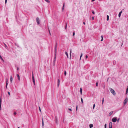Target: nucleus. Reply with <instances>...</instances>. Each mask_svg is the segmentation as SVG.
<instances>
[{
	"label": "nucleus",
	"instance_id": "obj_1",
	"mask_svg": "<svg viewBox=\"0 0 128 128\" xmlns=\"http://www.w3.org/2000/svg\"><path fill=\"white\" fill-rule=\"evenodd\" d=\"M110 90L112 94L114 96H115L116 94V92L114 91V90L112 88H110Z\"/></svg>",
	"mask_w": 128,
	"mask_h": 128
},
{
	"label": "nucleus",
	"instance_id": "obj_2",
	"mask_svg": "<svg viewBox=\"0 0 128 128\" xmlns=\"http://www.w3.org/2000/svg\"><path fill=\"white\" fill-rule=\"evenodd\" d=\"M117 117H115L113 118L112 120V121L113 122H116L117 121Z\"/></svg>",
	"mask_w": 128,
	"mask_h": 128
},
{
	"label": "nucleus",
	"instance_id": "obj_3",
	"mask_svg": "<svg viewBox=\"0 0 128 128\" xmlns=\"http://www.w3.org/2000/svg\"><path fill=\"white\" fill-rule=\"evenodd\" d=\"M36 21L38 24H40V20L38 17H37L36 19Z\"/></svg>",
	"mask_w": 128,
	"mask_h": 128
},
{
	"label": "nucleus",
	"instance_id": "obj_4",
	"mask_svg": "<svg viewBox=\"0 0 128 128\" xmlns=\"http://www.w3.org/2000/svg\"><path fill=\"white\" fill-rule=\"evenodd\" d=\"M32 80L33 82V84L34 85H35V80L34 78V76H33V77H32Z\"/></svg>",
	"mask_w": 128,
	"mask_h": 128
},
{
	"label": "nucleus",
	"instance_id": "obj_5",
	"mask_svg": "<svg viewBox=\"0 0 128 128\" xmlns=\"http://www.w3.org/2000/svg\"><path fill=\"white\" fill-rule=\"evenodd\" d=\"M57 48H56L55 47V48H54V54L55 55H56V54Z\"/></svg>",
	"mask_w": 128,
	"mask_h": 128
},
{
	"label": "nucleus",
	"instance_id": "obj_6",
	"mask_svg": "<svg viewBox=\"0 0 128 128\" xmlns=\"http://www.w3.org/2000/svg\"><path fill=\"white\" fill-rule=\"evenodd\" d=\"M60 84V80L59 79H58V84H57V86H58V87L59 86Z\"/></svg>",
	"mask_w": 128,
	"mask_h": 128
},
{
	"label": "nucleus",
	"instance_id": "obj_7",
	"mask_svg": "<svg viewBox=\"0 0 128 128\" xmlns=\"http://www.w3.org/2000/svg\"><path fill=\"white\" fill-rule=\"evenodd\" d=\"M2 102L1 97H0V108H1V102Z\"/></svg>",
	"mask_w": 128,
	"mask_h": 128
},
{
	"label": "nucleus",
	"instance_id": "obj_8",
	"mask_svg": "<svg viewBox=\"0 0 128 128\" xmlns=\"http://www.w3.org/2000/svg\"><path fill=\"white\" fill-rule=\"evenodd\" d=\"M113 113V111H111V112H110L108 114L109 116H110Z\"/></svg>",
	"mask_w": 128,
	"mask_h": 128
},
{
	"label": "nucleus",
	"instance_id": "obj_9",
	"mask_svg": "<svg viewBox=\"0 0 128 128\" xmlns=\"http://www.w3.org/2000/svg\"><path fill=\"white\" fill-rule=\"evenodd\" d=\"M93 126V125L92 124H90L89 125L90 128H92Z\"/></svg>",
	"mask_w": 128,
	"mask_h": 128
},
{
	"label": "nucleus",
	"instance_id": "obj_10",
	"mask_svg": "<svg viewBox=\"0 0 128 128\" xmlns=\"http://www.w3.org/2000/svg\"><path fill=\"white\" fill-rule=\"evenodd\" d=\"M64 4H63V7H62V12L64 10Z\"/></svg>",
	"mask_w": 128,
	"mask_h": 128
},
{
	"label": "nucleus",
	"instance_id": "obj_11",
	"mask_svg": "<svg viewBox=\"0 0 128 128\" xmlns=\"http://www.w3.org/2000/svg\"><path fill=\"white\" fill-rule=\"evenodd\" d=\"M122 12L121 11L119 13L118 16L119 17H120L121 16V14L122 13Z\"/></svg>",
	"mask_w": 128,
	"mask_h": 128
},
{
	"label": "nucleus",
	"instance_id": "obj_12",
	"mask_svg": "<svg viewBox=\"0 0 128 128\" xmlns=\"http://www.w3.org/2000/svg\"><path fill=\"white\" fill-rule=\"evenodd\" d=\"M17 76L18 80H20V76H19V75L18 74H17Z\"/></svg>",
	"mask_w": 128,
	"mask_h": 128
},
{
	"label": "nucleus",
	"instance_id": "obj_13",
	"mask_svg": "<svg viewBox=\"0 0 128 128\" xmlns=\"http://www.w3.org/2000/svg\"><path fill=\"white\" fill-rule=\"evenodd\" d=\"M4 46L6 48V49H8V48L7 47V46L6 44L4 43Z\"/></svg>",
	"mask_w": 128,
	"mask_h": 128
},
{
	"label": "nucleus",
	"instance_id": "obj_14",
	"mask_svg": "<svg viewBox=\"0 0 128 128\" xmlns=\"http://www.w3.org/2000/svg\"><path fill=\"white\" fill-rule=\"evenodd\" d=\"M12 76H11L10 77V81L11 82H12Z\"/></svg>",
	"mask_w": 128,
	"mask_h": 128
},
{
	"label": "nucleus",
	"instance_id": "obj_15",
	"mask_svg": "<svg viewBox=\"0 0 128 128\" xmlns=\"http://www.w3.org/2000/svg\"><path fill=\"white\" fill-rule=\"evenodd\" d=\"M56 61V60H54L53 62V66H54L55 65V62Z\"/></svg>",
	"mask_w": 128,
	"mask_h": 128
},
{
	"label": "nucleus",
	"instance_id": "obj_16",
	"mask_svg": "<svg viewBox=\"0 0 128 128\" xmlns=\"http://www.w3.org/2000/svg\"><path fill=\"white\" fill-rule=\"evenodd\" d=\"M80 94H82V89L81 88H80Z\"/></svg>",
	"mask_w": 128,
	"mask_h": 128
},
{
	"label": "nucleus",
	"instance_id": "obj_17",
	"mask_svg": "<svg viewBox=\"0 0 128 128\" xmlns=\"http://www.w3.org/2000/svg\"><path fill=\"white\" fill-rule=\"evenodd\" d=\"M71 53H72V50L71 49L70 50V58H71Z\"/></svg>",
	"mask_w": 128,
	"mask_h": 128
},
{
	"label": "nucleus",
	"instance_id": "obj_18",
	"mask_svg": "<svg viewBox=\"0 0 128 128\" xmlns=\"http://www.w3.org/2000/svg\"><path fill=\"white\" fill-rule=\"evenodd\" d=\"M0 59L2 60L3 61V62H4V60H3V59L2 58V56H1L0 55Z\"/></svg>",
	"mask_w": 128,
	"mask_h": 128
},
{
	"label": "nucleus",
	"instance_id": "obj_19",
	"mask_svg": "<svg viewBox=\"0 0 128 128\" xmlns=\"http://www.w3.org/2000/svg\"><path fill=\"white\" fill-rule=\"evenodd\" d=\"M65 54H66V56H67L68 58V53L67 52H65Z\"/></svg>",
	"mask_w": 128,
	"mask_h": 128
},
{
	"label": "nucleus",
	"instance_id": "obj_20",
	"mask_svg": "<svg viewBox=\"0 0 128 128\" xmlns=\"http://www.w3.org/2000/svg\"><path fill=\"white\" fill-rule=\"evenodd\" d=\"M14 44L16 46H17L18 47V48L20 47L19 46L18 44H16V43H15Z\"/></svg>",
	"mask_w": 128,
	"mask_h": 128
},
{
	"label": "nucleus",
	"instance_id": "obj_21",
	"mask_svg": "<svg viewBox=\"0 0 128 128\" xmlns=\"http://www.w3.org/2000/svg\"><path fill=\"white\" fill-rule=\"evenodd\" d=\"M8 83L7 81L6 82V88L7 89V86H8Z\"/></svg>",
	"mask_w": 128,
	"mask_h": 128
},
{
	"label": "nucleus",
	"instance_id": "obj_22",
	"mask_svg": "<svg viewBox=\"0 0 128 128\" xmlns=\"http://www.w3.org/2000/svg\"><path fill=\"white\" fill-rule=\"evenodd\" d=\"M109 16L108 15H107V21L108 20H109Z\"/></svg>",
	"mask_w": 128,
	"mask_h": 128
},
{
	"label": "nucleus",
	"instance_id": "obj_23",
	"mask_svg": "<svg viewBox=\"0 0 128 128\" xmlns=\"http://www.w3.org/2000/svg\"><path fill=\"white\" fill-rule=\"evenodd\" d=\"M42 126H44V122H43V118L42 119Z\"/></svg>",
	"mask_w": 128,
	"mask_h": 128
},
{
	"label": "nucleus",
	"instance_id": "obj_24",
	"mask_svg": "<svg viewBox=\"0 0 128 128\" xmlns=\"http://www.w3.org/2000/svg\"><path fill=\"white\" fill-rule=\"evenodd\" d=\"M101 38H102V39L101 40V41H102L103 40V36L102 35L101 36Z\"/></svg>",
	"mask_w": 128,
	"mask_h": 128
},
{
	"label": "nucleus",
	"instance_id": "obj_25",
	"mask_svg": "<svg viewBox=\"0 0 128 128\" xmlns=\"http://www.w3.org/2000/svg\"><path fill=\"white\" fill-rule=\"evenodd\" d=\"M82 53L80 55V60L81 58L82 57Z\"/></svg>",
	"mask_w": 128,
	"mask_h": 128
},
{
	"label": "nucleus",
	"instance_id": "obj_26",
	"mask_svg": "<svg viewBox=\"0 0 128 128\" xmlns=\"http://www.w3.org/2000/svg\"><path fill=\"white\" fill-rule=\"evenodd\" d=\"M46 2L48 3L50 2L48 0H44Z\"/></svg>",
	"mask_w": 128,
	"mask_h": 128
},
{
	"label": "nucleus",
	"instance_id": "obj_27",
	"mask_svg": "<svg viewBox=\"0 0 128 128\" xmlns=\"http://www.w3.org/2000/svg\"><path fill=\"white\" fill-rule=\"evenodd\" d=\"M66 71H64V75L65 76H66Z\"/></svg>",
	"mask_w": 128,
	"mask_h": 128
},
{
	"label": "nucleus",
	"instance_id": "obj_28",
	"mask_svg": "<svg viewBox=\"0 0 128 128\" xmlns=\"http://www.w3.org/2000/svg\"><path fill=\"white\" fill-rule=\"evenodd\" d=\"M112 122H110L109 123V125L112 126Z\"/></svg>",
	"mask_w": 128,
	"mask_h": 128
},
{
	"label": "nucleus",
	"instance_id": "obj_29",
	"mask_svg": "<svg viewBox=\"0 0 128 128\" xmlns=\"http://www.w3.org/2000/svg\"><path fill=\"white\" fill-rule=\"evenodd\" d=\"M81 102H82V103L83 102V99L82 98H81Z\"/></svg>",
	"mask_w": 128,
	"mask_h": 128
},
{
	"label": "nucleus",
	"instance_id": "obj_30",
	"mask_svg": "<svg viewBox=\"0 0 128 128\" xmlns=\"http://www.w3.org/2000/svg\"><path fill=\"white\" fill-rule=\"evenodd\" d=\"M57 42L56 43V45H55V47L56 48H57Z\"/></svg>",
	"mask_w": 128,
	"mask_h": 128
},
{
	"label": "nucleus",
	"instance_id": "obj_31",
	"mask_svg": "<svg viewBox=\"0 0 128 128\" xmlns=\"http://www.w3.org/2000/svg\"><path fill=\"white\" fill-rule=\"evenodd\" d=\"M104 100V98H102V104H103Z\"/></svg>",
	"mask_w": 128,
	"mask_h": 128
},
{
	"label": "nucleus",
	"instance_id": "obj_32",
	"mask_svg": "<svg viewBox=\"0 0 128 128\" xmlns=\"http://www.w3.org/2000/svg\"><path fill=\"white\" fill-rule=\"evenodd\" d=\"M95 106V104H94L93 107V109H94Z\"/></svg>",
	"mask_w": 128,
	"mask_h": 128
},
{
	"label": "nucleus",
	"instance_id": "obj_33",
	"mask_svg": "<svg viewBox=\"0 0 128 128\" xmlns=\"http://www.w3.org/2000/svg\"><path fill=\"white\" fill-rule=\"evenodd\" d=\"M104 128H106V124H104Z\"/></svg>",
	"mask_w": 128,
	"mask_h": 128
},
{
	"label": "nucleus",
	"instance_id": "obj_34",
	"mask_svg": "<svg viewBox=\"0 0 128 128\" xmlns=\"http://www.w3.org/2000/svg\"><path fill=\"white\" fill-rule=\"evenodd\" d=\"M98 82H96V86H98Z\"/></svg>",
	"mask_w": 128,
	"mask_h": 128
},
{
	"label": "nucleus",
	"instance_id": "obj_35",
	"mask_svg": "<svg viewBox=\"0 0 128 128\" xmlns=\"http://www.w3.org/2000/svg\"><path fill=\"white\" fill-rule=\"evenodd\" d=\"M56 55H55V57L54 58V60H56Z\"/></svg>",
	"mask_w": 128,
	"mask_h": 128
},
{
	"label": "nucleus",
	"instance_id": "obj_36",
	"mask_svg": "<svg viewBox=\"0 0 128 128\" xmlns=\"http://www.w3.org/2000/svg\"><path fill=\"white\" fill-rule=\"evenodd\" d=\"M116 62L114 60L113 62V63L114 64H115Z\"/></svg>",
	"mask_w": 128,
	"mask_h": 128
},
{
	"label": "nucleus",
	"instance_id": "obj_37",
	"mask_svg": "<svg viewBox=\"0 0 128 128\" xmlns=\"http://www.w3.org/2000/svg\"><path fill=\"white\" fill-rule=\"evenodd\" d=\"M66 27H67V24H66V26H65V29H66Z\"/></svg>",
	"mask_w": 128,
	"mask_h": 128
},
{
	"label": "nucleus",
	"instance_id": "obj_38",
	"mask_svg": "<svg viewBox=\"0 0 128 128\" xmlns=\"http://www.w3.org/2000/svg\"><path fill=\"white\" fill-rule=\"evenodd\" d=\"M8 94L9 95V96L10 95V92H8Z\"/></svg>",
	"mask_w": 128,
	"mask_h": 128
},
{
	"label": "nucleus",
	"instance_id": "obj_39",
	"mask_svg": "<svg viewBox=\"0 0 128 128\" xmlns=\"http://www.w3.org/2000/svg\"><path fill=\"white\" fill-rule=\"evenodd\" d=\"M120 120V118H118L117 120V122H119Z\"/></svg>",
	"mask_w": 128,
	"mask_h": 128
},
{
	"label": "nucleus",
	"instance_id": "obj_40",
	"mask_svg": "<svg viewBox=\"0 0 128 128\" xmlns=\"http://www.w3.org/2000/svg\"><path fill=\"white\" fill-rule=\"evenodd\" d=\"M74 35H75V32H74L73 33V36H74Z\"/></svg>",
	"mask_w": 128,
	"mask_h": 128
},
{
	"label": "nucleus",
	"instance_id": "obj_41",
	"mask_svg": "<svg viewBox=\"0 0 128 128\" xmlns=\"http://www.w3.org/2000/svg\"><path fill=\"white\" fill-rule=\"evenodd\" d=\"M16 112H14V115H16Z\"/></svg>",
	"mask_w": 128,
	"mask_h": 128
},
{
	"label": "nucleus",
	"instance_id": "obj_42",
	"mask_svg": "<svg viewBox=\"0 0 128 128\" xmlns=\"http://www.w3.org/2000/svg\"><path fill=\"white\" fill-rule=\"evenodd\" d=\"M7 0H5V4H6V2H7Z\"/></svg>",
	"mask_w": 128,
	"mask_h": 128
},
{
	"label": "nucleus",
	"instance_id": "obj_43",
	"mask_svg": "<svg viewBox=\"0 0 128 128\" xmlns=\"http://www.w3.org/2000/svg\"><path fill=\"white\" fill-rule=\"evenodd\" d=\"M126 90L128 91V86H127V87Z\"/></svg>",
	"mask_w": 128,
	"mask_h": 128
},
{
	"label": "nucleus",
	"instance_id": "obj_44",
	"mask_svg": "<svg viewBox=\"0 0 128 128\" xmlns=\"http://www.w3.org/2000/svg\"><path fill=\"white\" fill-rule=\"evenodd\" d=\"M68 109L70 111H72V109L71 108H68Z\"/></svg>",
	"mask_w": 128,
	"mask_h": 128
},
{
	"label": "nucleus",
	"instance_id": "obj_45",
	"mask_svg": "<svg viewBox=\"0 0 128 128\" xmlns=\"http://www.w3.org/2000/svg\"><path fill=\"white\" fill-rule=\"evenodd\" d=\"M128 91L126 90V94H127L128 93Z\"/></svg>",
	"mask_w": 128,
	"mask_h": 128
},
{
	"label": "nucleus",
	"instance_id": "obj_46",
	"mask_svg": "<svg viewBox=\"0 0 128 128\" xmlns=\"http://www.w3.org/2000/svg\"><path fill=\"white\" fill-rule=\"evenodd\" d=\"M92 13L93 14H95V13L94 11L92 12Z\"/></svg>",
	"mask_w": 128,
	"mask_h": 128
},
{
	"label": "nucleus",
	"instance_id": "obj_47",
	"mask_svg": "<svg viewBox=\"0 0 128 128\" xmlns=\"http://www.w3.org/2000/svg\"><path fill=\"white\" fill-rule=\"evenodd\" d=\"M49 33L50 35H51V34L50 32V30H49Z\"/></svg>",
	"mask_w": 128,
	"mask_h": 128
},
{
	"label": "nucleus",
	"instance_id": "obj_48",
	"mask_svg": "<svg viewBox=\"0 0 128 128\" xmlns=\"http://www.w3.org/2000/svg\"><path fill=\"white\" fill-rule=\"evenodd\" d=\"M88 58V56L87 55H86V58Z\"/></svg>",
	"mask_w": 128,
	"mask_h": 128
},
{
	"label": "nucleus",
	"instance_id": "obj_49",
	"mask_svg": "<svg viewBox=\"0 0 128 128\" xmlns=\"http://www.w3.org/2000/svg\"><path fill=\"white\" fill-rule=\"evenodd\" d=\"M76 110H77V109H78V106H76Z\"/></svg>",
	"mask_w": 128,
	"mask_h": 128
},
{
	"label": "nucleus",
	"instance_id": "obj_50",
	"mask_svg": "<svg viewBox=\"0 0 128 128\" xmlns=\"http://www.w3.org/2000/svg\"><path fill=\"white\" fill-rule=\"evenodd\" d=\"M110 127V128H112V125H111V126L109 125V127Z\"/></svg>",
	"mask_w": 128,
	"mask_h": 128
},
{
	"label": "nucleus",
	"instance_id": "obj_51",
	"mask_svg": "<svg viewBox=\"0 0 128 128\" xmlns=\"http://www.w3.org/2000/svg\"><path fill=\"white\" fill-rule=\"evenodd\" d=\"M92 20H94V17H92Z\"/></svg>",
	"mask_w": 128,
	"mask_h": 128
},
{
	"label": "nucleus",
	"instance_id": "obj_52",
	"mask_svg": "<svg viewBox=\"0 0 128 128\" xmlns=\"http://www.w3.org/2000/svg\"><path fill=\"white\" fill-rule=\"evenodd\" d=\"M39 110H40V112H41V110H40V107H39Z\"/></svg>",
	"mask_w": 128,
	"mask_h": 128
},
{
	"label": "nucleus",
	"instance_id": "obj_53",
	"mask_svg": "<svg viewBox=\"0 0 128 128\" xmlns=\"http://www.w3.org/2000/svg\"><path fill=\"white\" fill-rule=\"evenodd\" d=\"M17 69L18 70H19V68L18 67H17Z\"/></svg>",
	"mask_w": 128,
	"mask_h": 128
},
{
	"label": "nucleus",
	"instance_id": "obj_54",
	"mask_svg": "<svg viewBox=\"0 0 128 128\" xmlns=\"http://www.w3.org/2000/svg\"><path fill=\"white\" fill-rule=\"evenodd\" d=\"M33 76H34V74H33V72H32V77H33Z\"/></svg>",
	"mask_w": 128,
	"mask_h": 128
},
{
	"label": "nucleus",
	"instance_id": "obj_55",
	"mask_svg": "<svg viewBox=\"0 0 128 128\" xmlns=\"http://www.w3.org/2000/svg\"><path fill=\"white\" fill-rule=\"evenodd\" d=\"M83 24L84 25H85L86 24L84 22H83Z\"/></svg>",
	"mask_w": 128,
	"mask_h": 128
},
{
	"label": "nucleus",
	"instance_id": "obj_56",
	"mask_svg": "<svg viewBox=\"0 0 128 128\" xmlns=\"http://www.w3.org/2000/svg\"><path fill=\"white\" fill-rule=\"evenodd\" d=\"M95 0H92V2H93Z\"/></svg>",
	"mask_w": 128,
	"mask_h": 128
},
{
	"label": "nucleus",
	"instance_id": "obj_57",
	"mask_svg": "<svg viewBox=\"0 0 128 128\" xmlns=\"http://www.w3.org/2000/svg\"><path fill=\"white\" fill-rule=\"evenodd\" d=\"M56 123H57V120H56Z\"/></svg>",
	"mask_w": 128,
	"mask_h": 128
},
{
	"label": "nucleus",
	"instance_id": "obj_58",
	"mask_svg": "<svg viewBox=\"0 0 128 128\" xmlns=\"http://www.w3.org/2000/svg\"><path fill=\"white\" fill-rule=\"evenodd\" d=\"M72 54L73 56H74V54Z\"/></svg>",
	"mask_w": 128,
	"mask_h": 128
},
{
	"label": "nucleus",
	"instance_id": "obj_59",
	"mask_svg": "<svg viewBox=\"0 0 128 128\" xmlns=\"http://www.w3.org/2000/svg\"><path fill=\"white\" fill-rule=\"evenodd\" d=\"M109 128H110V127H109Z\"/></svg>",
	"mask_w": 128,
	"mask_h": 128
},
{
	"label": "nucleus",
	"instance_id": "obj_60",
	"mask_svg": "<svg viewBox=\"0 0 128 128\" xmlns=\"http://www.w3.org/2000/svg\"><path fill=\"white\" fill-rule=\"evenodd\" d=\"M18 128H20L19 127H18Z\"/></svg>",
	"mask_w": 128,
	"mask_h": 128
}]
</instances>
